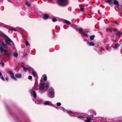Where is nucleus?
Listing matches in <instances>:
<instances>
[{"label": "nucleus", "instance_id": "8", "mask_svg": "<svg viewBox=\"0 0 122 122\" xmlns=\"http://www.w3.org/2000/svg\"><path fill=\"white\" fill-rule=\"evenodd\" d=\"M28 69L29 70H30V71H31L32 72V75L33 76L35 77L37 76V74L36 72L34 71L32 68H30Z\"/></svg>", "mask_w": 122, "mask_h": 122}, {"label": "nucleus", "instance_id": "19", "mask_svg": "<svg viewBox=\"0 0 122 122\" xmlns=\"http://www.w3.org/2000/svg\"><path fill=\"white\" fill-rule=\"evenodd\" d=\"M77 30L79 31V32L80 33H83V32H84L83 31V29L81 28H80L77 29Z\"/></svg>", "mask_w": 122, "mask_h": 122}, {"label": "nucleus", "instance_id": "7", "mask_svg": "<svg viewBox=\"0 0 122 122\" xmlns=\"http://www.w3.org/2000/svg\"><path fill=\"white\" fill-rule=\"evenodd\" d=\"M7 73L10 75V77L12 79L15 80H17L16 78L15 77L14 73L11 70L7 72Z\"/></svg>", "mask_w": 122, "mask_h": 122}, {"label": "nucleus", "instance_id": "5", "mask_svg": "<svg viewBox=\"0 0 122 122\" xmlns=\"http://www.w3.org/2000/svg\"><path fill=\"white\" fill-rule=\"evenodd\" d=\"M0 51L1 52H4L5 54L9 57H10L12 55L11 53L7 50H5L1 46L0 47Z\"/></svg>", "mask_w": 122, "mask_h": 122}, {"label": "nucleus", "instance_id": "4", "mask_svg": "<svg viewBox=\"0 0 122 122\" xmlns=\"http://www.w3.org/2000/svg\"><path fill=\"white\" fill-rule=\"evenodd\" d=\"M55 94L54 90L52 87L50 88L48 91V96L51 98H52L54 97Z\"/></svg>", "mask_w": 122, "mask_h": 122}, {"label": "nucleus", "instance_id": "20", "mask_svg": "<svg viewBox=\"0 0 122 122\" xmlns=\"http://www.w3.org/2000/svg\"><path fill=\"white\" fill-rule=\"evenodd\" d=\"M88 113H91L92 114H94L95 115H96V113L93 110H89L88 111Z\"/></svg>", "mask_w": 122, "mask_h": 122}, {"label": "nucleus", "instance_id": "6", "mask_svg": "<svg viewBox=\"0 0 122 122\" xmlns=\"http://www.w3.org/2000/svg\"><path fill=\"white\" fill-rule=\"evenodd\" d=\"M58 2L59 5L63 6H66L68 3L67 0H58Z\"/></svg>", "mask_w": 122, "mask_h": 122}, {"label": "nucleus", "instance_id": "35", "mask_svg": "<svg viewBox=\"0 0 122 122\" xmlns=\"http://www.w3.org/2000/svg\"><path fill=\"white\" fill-rule=\"evenodd\" d=\"M4 66V63L3 62L1 64V66L2 67H3Z\"/></svg>", "mask_w": 122, "mask_h": 122}, {"label": "nucleus", "instance_id": "45", "mask_svg": "<svg viewBox=\"0 0 122 122\" xmlns=\"http://www.w3.org/2000/svg\"><path fill=\"white\" fill-rule=\"evenodd\" d=\"M64 29H66V28H65L64 27Z\"/></svg>", "mask_w": 122, "mask_h": 122}, {"label": "nucleus", "instance_id": "3", "mask_svg": "<svg viewBox=\"0 0 122 122\" xmlns=\"http://www.w3.org/2000/svg\"><path fill=\"white\" fill-rule=\"evenodd\" d=\"M0 35L1 36L5 38V42L9 46L10 45V43H11V44H13V42L9 38L2 32L0 31Z\"/></svg>", "mask_w": 122, "mask_h": 122}, {"label": "nucleus", "instance_id": "29", "mask_svg": "<svg viewBox=\"0 0 122 122\" xmlns=\"http://www.w3.org/2000/svg\"><path fill=\"white\" fill-rule=\"evenodd\" d=\"M61 103L60 102H58L56 103V106H60L61 105Z\"/></svg>", "mask_w": 122, "mask_h": 122}, {"label": "nucleus", "instance_id": "21", "mask_svg": "<svg viewBox=\"0 0 122 122\" xmlns=\"http://www.w3.org/2000/svg\"><path fill=\"white\" fill-rule=\"evenodd\" d=\"M108 2L109 5L111 6H113V3L112 0H108Z\"/></svg>", "mask_w": 122, "mask_h": 122}, {"label": "nucleus", "instance_id": "46", "mask_svg": "<svg viewBox=\"0 0 122 122\" xmlns=\"http://www.w3.org/2000/svg\"><path fill=\"white\" fill-rule=\"evenodd\" d=\"M112 47V46H111V47Z\"/></svg>", "mask_w": 122, "mask_h": 122}, {"label": "nucleus", "instance_id": "40", "mask_svg": "<svg viewBox=\"0 0 122 122\" xmlns=\"http://www.w3.org/2000/svg\"><path fill=\"white\" fill-rule=\"evenodd\" d=\"M54 107H55L56 109H59V108L58 107H56V106H54Z\"/></svg>", "mask_w": 122, "mask_h": 122}, {"label": "nucleus", "instance_id": "47", "mask_svg": "<svg viewBox=\"0 0 122 122\" xmlns=\"http://www.w3.org/2000/svg\"><path fill=\"white\" fill-rule=\"evenodd\" d=\"M113 41H115V40H113Z\"/></svg>", "mask_w": 122, "mask_h": 122}, {"label": "nucleus", "instance_id": "9", "mask_svg": "<svg viewBox=\"0 0 122 122\" xmlns=\"http://www.w3.org/2000/svg\"><path fill=\"white\" fill-rule=\"evenodd\" d=\"M43 104L45 105H52L51 102L50 101H46L44 102Z\"/></svg>", "mask_w": 122, "mask_h": 122}, {"label": "nucleus", "instance_id": "28", "mask_svg": "<svg viewBox=\"0 0 122 122\" xmlns=\"http://www.w3.org/2000/svg\"><path fill=\"white\" fill-rule=\"evenodd\" d=\"M25 44L27 46H30V45L29 43L27 41H25Z\"/></svg>", "mask_w": 122, "mask_h": 122}, {"label": "nucleus", "instance_id": "33", "mask_svg": "<svg viewBox=\"0 0 122 122\" xmlns=\"http://www.w3.org/2000/svg\"><path fill=\"white\" fill-rule=\"evenodd\" d=\"M111 30H112L113 31H115V32H116V30H115L114 29V28H111Z\"/></svg>", "mask_w": 122, "mask_h": 122}, {"label": "nucleus", "instance_id": "10", "mask_svg": "<svg viewBox=\"0 0 122 122\" xmlns=\"http://www.w3.org/2000/svg\"><path fill=\"white\" fill-rule=\"evenodd\" d=\"M113 2L115 5L117 7H119V3L117 0H113Z\"/></svg>", "mask_w": 122, "mask_h": 122}, {"label": "nucleus", "instance_id": "13", "mask_svg": "<svg viewBox=\"0 0 122 122\" xmlns=\"http://www.w3.org/2000/svg\"><path fill=\"white\" fill-rule=\"evenodd\" d=\"M88 45L89 46H94L95 44L92 42H87Z\"/></svg>", "mask_w": 122, "mask_h": 122}, {"label": "nucleus", "instance_id": "31", "mask_svg": "<svg viewBox=\"0 0 122 122\" xmlns=\"http://www.w3.org/2000/svg\"><path fill=\"white\" fill-rule=\"evenodd\" d=\"M25 3L26 5H27V6H29L30 5V3L28 2H26Z\"/></svg>", "mask_w": 122, "mask_h": 122}, {"label": "nucleus", "instance_id": "27", "mask_svg": "<svg viewBox=\"0 0 122 122\" xmlns=\"http://www.w3.org/2000/svg\"><path fill=\"white\" fill-rule=\"evenodd\" d=\"M83 34L84 35V36L86 37H88V35L87 34L85 33L84 32H83Z\"/></svg>", "mask_w": 122, "mask_h": 122}, {"label": "nucleus", "instance_id": "16", "mask_svg": "<svg viewBox=\"0 0 122 122\" xmlns=\"http://www.w3.org/2000/svg\"><path fill=\"white\" fill-rule=\"evenodd\" d=\"M15 76L17 78H20L21 77L22 75L21 74H15Z\"/></svg>", "mask_w": 122, "mask_h": 122}, {"label": "nucleus", "instance_id": "22", "mask_svg": "<svg viewBox=\"0 0 122 122\" xmlns=\"http://www.w3.org/2000/svg\"><path fill=\"white\" fill-rule=\"evenodd\" d=\"M33 94V96L34 97V98H35L36 97V92L34 91H32Z\"/></svg>", "mask_w": 122, "mask_h": 122}, {"label": "nucleus", "instance_id": "23", "mask_svg": "<svg viewBox=\"0 0 122 122\" xmlns=\"http://www.w3.org/2000/svg\"><path fill=\"white\" fill-rule=\"evenodd\" d=\"M65 22L69 25H71V24L70 22L69 21L66 20H65Z\"/></svg>", "mask_w": 122, "mask_h": 122}, {"label": "nucleus", "instance_id": "34", "mask_svg": "<svg viewBox=\"0 0 122 122\" xmlns=\"http://www.w3.org/2000/svg\"><path fill=\"white\" fill-rule=\"evenodd\" d=\"M27 55V53H25V54H24L23 55V57H25Z\"/></svg>", "mask_w": 122, "mask_h": 122}, {"label": "nucleus", "instance_id": "43", "mask_svg": "<svg viewBox=\"0 0 122 122\" xmlns=\"http://www.w3.org/2000/svg\"><path fill=\"white\" fill-rule=\"evenodd\" d=\"M2 76V74L0 72V76Z\"/></svg>", "mask_w": 122, "mask_h": 122}, {"label": "nucleus", "instance_id": "15", "mask_svg": "<svg viewBox=\"0 0 122 122\" xmlns=\"http://www.w3.org/2000/svg\"><path fill=\"white\" fill-rule=\"evenodd\" d=\"M120 46V45L118 43L116 44L115 45V47H114V50H117L118 47Z\"/></svg>", "mask_w": 122, "mask_h": 122}, {"label": "nucleus", "instance_id": "14", "mask_svg": "<svg viewBox=\"0 0 122 122\" xmlns=\"http://www.w3.org/2000/svg\"><path fill=\"white\" fill-rule=\"evenodd\" d=\"M47 79V76L46 75H44L42 76L41 80H43L44 81H46Z\"/></svg>", "mask_w": 122, "mask_h": 122}, {"label": "nucleus", "instance_id": "17", "mask_svg": "<svg viewBox=\"0 0 122 122\" xmlns=\"http://www.w3.org/2000/svg\"><path fill=\"white\" fill-rule=\"evenodd\" d=\"M49 16L48 15L44 14L43 17V18L44 20H46L49 18Z\"/></svg>", "mask_w": 122, "mask_h": 122}, {"label": "nucleus", "instance_id": "2", "mask_svg": "<svg viewBox=\"0 0 122 122\" xmlns=\"http://www.w3.org/2000/svg\"><path fill=\"white\" fill-rule=\"evenodd\" d=\"M79 118H80L83 120L84 121H85V122H90V120H94V118L95 117H94L93 116H91L90 117V118L87 117H84L81 115H77V116Z\"/></svg>", "mask_w": 122, "mask_h": 122}, {"label": "nucleus", "instance_id": "1", "mask_svg": "<svg viewBox=\"0 0 122 122\" xmlns=\"http://www.w3.org/2000/svg\"><path fill=\"white\" fill-rule=\"evenodd\" d=\"M49 83L48 82H46L44 84L41 83L40 84L39 89L41 91H43V92L47 91L49 88Z\"/></svg>", "mask_w": 122, "mask_h": 122}, {"label": "nucleus", "instance_id": "24", "mask_svg": "<svg viewBox=\"0 0 122 122\" xmlns=\"http://www.w3.org/2000/svg\"><path fill=\"white\" fill-rule=\"evenodd\" d=\"M13 56L15 57H17L18 56V54L16 52H14L13 54Z\"/></svg>", "mask_w": 122, "mask_h": 122}, {"label": "nucleus", "instance_id": "37", "mask_svg": "<svg viewBox=\"0 0 122 122\" xmlns=\"http://www.w3.org/2000/svg\"><path fill=\"white\" fill-rule=\"evenodd\" d=\"M5 80L6 81H8L9 80V79L8 77H6L5 78Z\"/></svg>", "mask_w": 122, "mask_h": 122}, {"label": "nucleus", "instance_id": "36", "mask_svg": "<svg viewBox=\"0 0 122 122\" xmlns=\"http://www.w3.org/2000/svg\"><path fill=\"white\" fill-rule=\"evenodd\" d=\"M0 78L2 80L5 81V79L3 77H1Z\"/></svg>", "mask_w": 122, "mask_h": 122}, {"label": "nucleus", "instance_id": "42", "mask_svg": "<svg viewBox=\"0 0 122 122\" xmlns=\"http://www.w3.org/2000/svg\"><path fill=\"white\" fill-rule=\"evenodd\" d=\"M121 9L122 10V5H121Z\"/></svg>", "mask_w": 122, "mask_h": 122}, {"label": "nucleus", "instance_id": "32", "mask_svg": "<svg viewBox=\"0 0 122 122\" xmlns=\"http://www.w3.org/2000/svg\"><path fill=\"white\" fill-rule=\"evenodd\" d=\"M32 76H29L28 77V79L29 80H30L32 79Z\"/></svg>", "mask_w": 122, "mask_h": 122}, {"label": "nucleus", "instance_id": "39", "mask_svg": "<svg viewBox=\"0 0 122 122\" xmlns=\"http://www.w3.org/2000/svg\"><path fill=\"white\" fill-rule=\"evenodd\" d=\"M80 9H81V11H83L84 10V9L82 8H81Z\"/></svg>", "mask_w": 122, "mask_h": 122}, {"label": "nucleus", "instance_id": "11", "mask_svg": "<svg viewBox=\"0 0 122 122\" xmlns=\"http://www.w3.org/2000/svg\"><path fill=\"white\" fill-rule=\"evenodd\" d=\"M60 109L61 110H63L64 112H65L66 111V112L68 113L69 114L71 113H72V112L71 111H67L65 110L63 107H61Z\"/></svg>", "mask_w": 122, "mask_h": 122}, {"label": "nucleus", "instance_id": "18", "mask_svg": "<svg viewBox=\"0 0 122 122\" xmlns=\"http://www.w3.org/2000/svg\"><path fill=\"white\" fill-rule=\"evenodd\" d=\"M1 43L4 48H5L7 46L8 44H7V43L6 44H5L4 42H2Z\"/></svg>", "mask_w": 122, "mask_h": 122}, {"label": "nucleus", "instance_id": "26", "mask_svg": "<svg viewBox=\"0 0 122 122\" xmlns=\"http://www.w3.org/2000/svg\"><path fill=\"white\" fill-rule=\"evenodd\" d=\"M122 34V32L120 31H118L117 32V33L116 34V35H117V34H118L119 35H120Z\"/></svg>", "mask_w": 122, "mask_h": 122}, {"label": "nucleus", "instance_id": "25", "mask_svg": "<svg viewBox=\"0 0 122 122\" xmlns=\"http://www.w3.org/2000/svg\"><path fill=\"white\" fill-rule=\"evenodd\" d=\"M94 37V35L91 36H90V39L91 40H93Z\"/></svg>", "mask_w": 122, "mask_h": 122}, {"label": "nucleus", "instance_id": "44", "mask_svg": "<svg viewBox=\"0 0 122 122\" xmlns=\"http://www.w3.org/2000/svg\"><path fill=\"white\" fill-rule=\"evenodd\" d=\"M100 53H99V54H101V50H100Z\"/></svg>", "mask_w": 122, "mask_h": 122}, {"label": "nucleus", "instance_id": "12", "mask_svg": "<svg viewBox=\"0 0 122 122\" xmlns=\"http://www.w3.org/2000/svg\"><path fill=\"white\" fill-rule=\"evenodd\" d=\"M22 68H23V70L25 72H26L27 70H28L29 71H30V70H29L28 69L30 68H31V67H29L28 68H26L24 66H22Z\"/></svg>", "mask_w": 122, "mask_h": 122}, {"label": "nucleus", "instance_id": "41", "mask_svg": "<svg viewBox=\"0 0 122 122\" xmlns=\"http://www.w3.org/2000/svg\"><path fill=\"white\" fill-rule=\"evenodd\" d=\"M35 103L37 104H40V103H38V102H37V103L36 101H35Z\"/></svg>", "mask_w": 122, "mask_h": 122}, {"label": "nucleus", "instance_id": "38", "mask_svg": "<svg viewBox=\"0 0 122 122\" xmlns=\"http://www.w3.org/2000/svg\"><path fill=\"white\" fill-rule=\"evenodd\" d=\"M12 30H13L15 31H17V30H16V29H14L13 28L12 29Z\"/></svg>", "mask_w": 122, "mask_h": 122}, {"label": "nucleus", "instance_id": "30", "mask_svg": "<svg viewBox=\"0 0 122 122\" xmlns=\"http://www.w3.org/2000/svg\"><path fill=\"white\" fill-rule=\"evenodd\" d=\"M53 22H55L57 21V19L56 18H53L52 20Z\"/></svg>", "mask_w": 122, "mask_h": 122}]
</instances>
